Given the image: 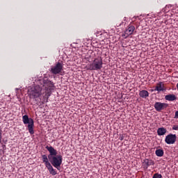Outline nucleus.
I'll list each match as a JSON object with an SVG mask.
<instances>
[{"instance_id": "1", "label": "nucleus", "mask_w": 178, "mask_h": 178, "mask_svg": "<svg viewBox=\"0 0 178 178\" xmlns=\"http://www.w3.org/2000/svg\"><path fill=\"white\" fill-rule=\"evenodd\" d=\"M46 149L49 152L48 156L47 154L42 155V161L44 163L45 166L51 164L54 168H56L57 170H60V166L62 165V162L63 158L62 155H58V151L54 148L52 146H46Z\"/></svg>"}, {"instance_id": "2", "label": "nucleus", "mask_w": 178, "mask_h": 178, "mask_svg": "<svg viewBox=\"0 0 178 178\" xmlns=\"http://www.w3.org/2000/svg\"><path fill=\"white\" fill-rule=\"evenodd\" d=\"M39 83L44 92L46 97H51L52 91L55 90V85L54 82L48 79L47 78H44L39 80Z\"/></svg>"}, {"instance_id": "3", "label": "nucleus", "mask_w": 178, "mask_h": 178, "mask_svg": "<svg viewBox=\"0 0 178 178\" xmlns=\"http://www.w3.org/2000/svg\"><path fill=\"white\" fill-rule=\"evenodd\" d=\"M22 122L24 124H28V130L30 134H34V120L29 118V115H24L22 116Z\"/></svg>"}, {"instance_id": "4", "label": "nucleus", "mask_w": 178, "mask_h": 178, "mask_svg": "<svg viewBox=\"0 0 178 178\" xmlns=\"http://www.w3.org/2000/svg\"><path fill=\"white\" fill-rule=\"evenodd\" d=\"M104 63L102 62V58H96L89 65L88 70H101Z\"/></svg>"}, {"instance_id": "5", "label": "nucleus", "mask_w": 178, "mask_h": 178, "mask_svg": "<svg viewBox=\"0 0 178 178\" xmlns=\"http://www.w3.org/2000/svg\"><path fill=\"white\" fill-rule=\"evenodd\" d=\"M42 94H45V92H44V90L42 89V86H41V85L35 86L29 92L30 97L31 98H38V97H40V95H41Z\"/></svg>"}, {"instance_id": "6", "label": "nucleus", "mask_w": 178, "mask_h": 178, "mask_svg": "<svg viewBox=\"0 0 178 178\" xmlns=\"http://www.w3.org/2000/svg\"><path fill=\"white\" fill-rule=\"evenodd\" d=\"M62 70H63V64L58 62L56 65L51 67L50 72L52 74H59V73H62Z\"/></svg>"}, {"instance_id": "7", "label": "nucleus", "mask_w": 178, "mask_h": 178, "mask_svg": "<svg viewBox=\"0 0 178 178\" xmlns=\"http://www.w3.org/2000/svg\"><path fill=\"white\" fill-rule=\"evenodd\" d=\"M176 138H177L176 134H169L165 136V143L169 145L175 144L176 143Z\"/></svg>"}, {"instance_id": "8", "label": "nucleus", "mask_w": 178, "mask_h": 178, "mask_svg": "<svg viewBox=\"0 0 178 178\" xmlns=\"http://www.w3.org/2000/svg\"><path fill=\"white\" fill-rule=\"evenodd\" d=\"M168 106H169V104L166 103L156 102L154 104V109H156L157 112H161V111H163V109H166V108H168Z\"/></svg>"}, {"instance_id": "9", "label": "nucleus", "mask_w": 178, "mask_h": 178, "mask_svg": "<svg viewBox=\"0 0 178 178\" xmlns=\"http://www.w3.org/2000/svg\"><path fill=\"white\" fill-rule=\"evenodd\" d=\"M54 165H52L51 163L49 164L48 165H46V168L47 170H49L50 175H52V176H56L58 173L56 172V170L54 169Z\"/></svg>"}, {"instance_id": "10", "label": "nucleus", "mask_w": 178, "mask_h": 178, "mask_svg": "<svg viewBox=\"0 0 178 178\" xmlns=\"http://www.w3.org/2000/svg\"><path fill=\"white\" fill-rule=\"evenodd\" d=\"M176 99H177V97H176V95L173 94H168L165 96V101H170L172 102L173 101H176Z\"/></svg>"}, {"instance_id": "11", "label": "nucleus", "mask_w": 178, "mask_h": 178, "mask_svg": "<svg viewBox=\"0 0 178 178\" xmlns=\"http://www.w3.org/2000/svg\"><path fill=\"white\" fill-rule=\"evenodd\" d=\"M143 163H145V168L146 169H148V167L149 166H154L155 165V163L154 162V161L148 159H145L143 161Z\"/></svg>"}, {"instance_id": "12", "label": "nucleus", "mask_w": 178, "mask_h": 178, "mask_svg": "<svg viewBox=\"0 0 178 178\" xmlns=\"http://www.w3.org/2000/svg\"><path fill=\"white\" fill-rule=\"evenodd\" d=\"M166 133H168V130L163 127H160L157 129L158 136H165Z\"/></svg>"}, {"instance_id": "13", "label": "nucleus", "mask_w": 178, "mask_h": 178, "mask_svg": "<svg viewBox=\"0 0 178 178\" xmlns=\"http://www.w3.org/2000/svg\"><path fill=\"white\" fill-rule=\"evenodd\" d=\"M134 30H136V27H134V26L133 25H131L125 31V34H127L128 35H131V34H133V33L134 32Z\"/></svg>"}, {"instance_id": "14", "label": "nucleus", "mask_w": 178, "mask_h": 178, "mask_svg": "<svg viewBox=\"0 0 178 178\" xmlns=\"http://www.w3.org/2000/svg\"><path fill=\"white\" fill-rule=\"evenodd\" d=\"M139 95L141 98H147L149 96V92L145 90H143L140 91Z\"/></svg>"}, {"instance_id": "15", "label": "nucleus", "mask_w": 178, "mask_h": 178, "mask_svg": "<svg viewBox=\"0 0 178 178\" xmlns=\"http://www.w3.org/2000/svg\"><path fill=\"white\" fill-rule=\"evenodd\" d=\"M165 154V152H163V149H157L155 151V154L156 155V156H163V154Z\"/></svg>"}, {"instance_id": "16", "label": "nucleus", "mask_w": 178, "mask_h": 178, "mask_svg": "<svg viewBox=\"0 0 178 178\" xmlns=\"http://www.w3.org/2000/svg\"><path fill=\"white\" fill-rule=\"evenodd\" d=\"M154 91H159V92H161V91H165V89L162 87V82H160L157 84Z\"/></svg>"}, {"instance_id": "17", "label": "nucleus", "mask_w": 178, "mask_h": 178, "mask_svg": "<svg viewBox=\"0 0 178 178\" xmlns=\"http://www.w3.org/2000/svg\"><path fill=\"white\" fill-rule=\"evenodd\" d=\"M152 178H162V175L159 173H155L154 174Z\"/></svg>"}, {"instance_id": "18", "label": "nucleus", "mask_w": 178, "mask_h": 178, "mask_svg": "<svg viewBox=\"0 0 178 178\" xmlns=\"http://www.w3.org/2000/svg\"><path fill=\"white\" fill-rule=\"evenodd\" d=\"M2 143V130L0 129V143Z\"/></svg>"}, {"instance_id": "19", "label": "nucleus", "mask_w": 178, "mask_h": 178, "mask_svg": "<svg viewBox=\"0 0 178 178\" xmlns=\"http://www.w3.org/2000/svg\"><path fill=\"white\" fill-rule=\"evenodd\" d=\"M124 138V136H123V135H120L119 140H120V141H123Z\"/></svg>"}, {"instance_id": "20", "label": "nucleus", "mask_w": 178, "mask_h": 178, "mask_svg": "<svg viewBox=\"0 0 178 178\" xmlns=\"http://www.w3.org/2000/svg\"><path fill=\"white\" fill-rule=\"evenodd\" d=\"M175 119H178V111L175 112Z\"/></svg>"}, {"instance_id": "21", "label": "nucleus", "mask_w": 178, "mask_h": 178, "mask_svg": "<svg viewBox=\"0 0 178 178\" xmlns=\"http://www.w3.org/2000/svg\"><path fill=\"white\" fill-rule=\"evenodd\" d=\"M122 37H124V38H127V37H129V35L125 33L122 35Z\"/></svg>"}, {"instance_id": "22", "label": "nucleus", "mask_w": 178, "mask_h": 178, "mask_svg": "<svg viewBox=\"0 0 178 178\" xmlns=\"http://www.w3.org/2000/svg\"><path fill=\"white\" fill-rule=\"evenodd\" d=\"M122 24H123V22H122L119 26H122Z\"/></svg>"}, {"instance_id": "23", "label": "nucleus", "mask_w": 178, "mask_h": 178, "mask_svg": "<svg viewBox=\"0 0 178 178\" xmlns=\"http://www.w3.org/2000/svg\"><path fill=\"white\" fill-rule=\"evenodd\" d=\"M124 22H126V17H124Z\"/></svg>"}, {"instance_id": "24", "label": "nucleus", "mask_w": 178, "mask_h": 178, "mask_svg": "<svg viewBox=\"0 0 178 178\" xmlns=\"http://www.w3.org/2000/svg\"><path fill=\"white\" fill-rule=\"evenodd\" d=\"M16 90H19V88H16Z\"/></svg>"}]
</instances>
